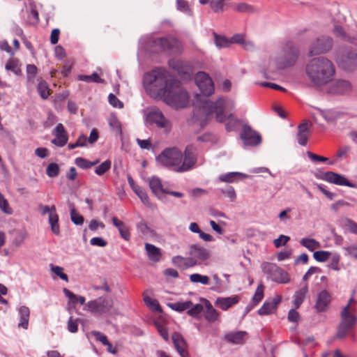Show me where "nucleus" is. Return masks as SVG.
<instances>
[{"instance_id":"f257e3e1","label":"nucleus","mask_w":357,"mask_h":357,"mask_svg":"<svg viewBox=\"0 0 357 357\" xmlns=\"http://www.w3.org/2000/svg\"><path fill=\"white\" fill-rule=\"evenodd\" d=\"M143 83L151 96L162 98L173 108H183L188 105L187 91L164 69L158 68L146 73Z\"/></svg>"},{"instance_id":"f03ea898","label":"nucleus","mask_w":357,"mask_h":357,"mask_svg":"<svg viewBox=\"0 0 357 357\" xmlns=\"http://www.w3.org/2000/svg\"><path fill=\"white\" fill-rule=\"evenodd\" d=\"M194 104L200 108L201 112L206 119H210L215 114L218 122H225V128L227 131L235 130L240 123L239 119L229 113L234 108L235 104L232 100L227 97H220L215 102H212L206 98H202L199 95H197Z\"/></svg>"},{"instance_id":"7ed1b4c3","label":"nucleus","mask_w":357,"mask_h":357,"mask_svg":"<svg viewBox=\"0 0 357 357\" xmlns=\"http://www.w3.org/2000/svg\"><path fill=\"white\" fill-rule=\"evenodd\" d=\"M305 72L312 83L317 86H322L333 79L335 69L331 60L326 57L320 56L308 61Z\"/></svg>"},{"instance_id":"20e7f679","label":"nucleus","mask_w":357,"mask_h":357,"mask_svg":"<svg viewBox=\"0 0 357 357\" xmlns=\"http://www.w3.org/2000/svg\"><path fill=\"white\" fill-rule=\"evenodd\" d=\"M356 303L355 299L351 298L347 305L342 308L340 313V323L336 334L337 337H344L356 324L357 321Z\"/></svg>"},{"instance_id":"39448f33","label":"nucleus","mask_w":357,"mask_h":357,"mask_svg":"<svg viewBox=\"0 0 357 357\" xmlns=\"http://www.w3.org/2000/svg\"><path fill=\"white\" fill-rule=\"evenodd\" d=\"M298 53L296 47L287 44L277 56L270 58V66L278 69L291 67L296 63Z\"/></svg>"},{"instance_id":"423d86ee","label":"nucleus","mask_w":357,"mask_h":357,"mask_svg":"<svg viewBox=\"0 0 357 357\" xmlns=\"http://www.w3.org/2000/svg\"><path fill=\"white\" fill-rule=\"evenodd\" d=\"M156 162L158 165L177 168L183 160V154L180 150L174 148L165 149L156 157Z\"/></svg>"},{"instance_id":"0eeeda50","label":"nucleus","mask_w":357,"mask_h":357,"mask_svg":"<svg viewBox=\"0 0 357 357\" xmlns=\"http://www.w3.org/2000/svg\"><path fill=\"white\" fill-rule=\"evenodd\" d=\"M261 268L267 278L275 282L287 284L290 281L288 273L275 264L264 263L261 265Z\"/></svg>"},{"instance_id":"6e6552de","label":"nucleus","mask_w":357,"mask_h":357,"mask_svg":"<svg viewBox=\"0 0 357 357\" xmlns=\"http://www.w3.org/2000/svg\"><path fill=\"white\" fill-rule=\"evenodd\" d=\"M114 306L112 299L105 297H99L91 300L85 304L84 310L93 314L101 315L110 312Z\"/></svg>"},{"instance_id":"1a4fd4ad","label":"nucleus","mask_w":357,"mask_h":357,"mask_svg":"<svg viewBox=\"0 0 357 357\" xmlns=\"http://www.w3.org/2000/svg\"><path fill=\"white\" fill-rule=\"evenodd\" d=\"M335 60L338 66L346 71H353L357 68V53L353 50H344L338 52Z\"/></svg>"},{"instance_id":"9d476101","label":"nucleus","mask_w":357,"mask_h":357,"mask_svg":"<svg viewBox=\"0 0 357 357\" xmlns=\"http://www.w3.org/2000/svg\"><path fill=\"white\" fill-rule=\"evenodd\" d=\"M146 122L150 125L155 124L158 128L164 129L166 132L172 129V123L158 109H152L147 112Z\"/></svg>"},{"instance_id":"9b49d317","label":"nucleus","mask_w":357,"mask_h":357,"mask_svg":"<svg viewBox=\"0 0 357 357\" xmlns=\"http://www.w3.org/2000/svg\"><path fill=\"white\" fill-rule=\"evenodd\" d=\"M333 40L331 37L321 36L316 38L311 44L308 56L324 54L330 51L333 47Z\"/></svg>"},{"instance_id":"f8f14e48","label":"nucleus","mask_w":357,"mask_h":357,"mask_svg":"<svg viewBox=\"0 0 357 357\" xmlns=\"http://www.w3.org/2000/svg\"><path fill=\"white\" fill-rule=\"evenodd\" d=\"M197 86L205 96H210L214 93V84L208 74L205 72H198L195 77Z\"/></svg>"},{"instance_id":"ddd939ff","label":"nucleus","mask_w":357,"mask_h":357,"mask_svg":"<svg viewBox=\"0 0 357 357\" xmlns=\"http://www.w3.org/2000/svg\"><path fill=\"white\" fill-rule=\"evenodd\" d=\"M197 149L192 146H188L183 155V160L175 169L177 172H184L191 169L197 162Z\"/></svg>"},{"instance_id":"4468645a","label":"nucleus","mask_w":357,"mask_h":357,"mask_svg":"<svg viewBox=\"0 0 357 357\" xmlns=\"http://www.w3.org/2000/svg\"><path fill=\"white\" fill-rule=\"evenodd\" d=\"M240 137L245 146H255L261 142L260 135L248 125L243 126Z\"/></svg>"},{"instance_id":"2eb2a0df","label":"nucleus","mask_w":357,"mask_h":357,"mask_svg":"<svg viewBox=\"0 0 357 357\" xmlns=\"http://www.w3.org/2000/svg\"><path fill=\"white\" fill-rule=\"evenodd\" d=\"M321 178L329 183L337 185H344L353 188L354 185L351 183L344 176L333 172H326L324 174Z\"/></svg>"},{"instance_id":"dca6fc26","label":"nucleus","mask_w":357,"mask_h":357,"mask_svg":"<svg viewBox=\"0 0 357 357\" xmlns=\"http://www.w3.org/2000/svg\"><path fill=\"white\" fill-rule=\"evenodd\" d=\"M311 127L312 123L309 121H305L298 126V133L296 137L300 145L305 146L307 144Z\"/></svg>"},{"instance_id":"f3484780","label":"nucleus","mask_w":357,"mask_h":357,"mask_svg":"<svg viewBox=\"0 0 357 357\" xmlns=\"http://www.w3.org/2000/svg\"><path fill=\"white\" fill-rule=\"evenodd\" d=\"M189 254L197 260L198 264L207 260L210 257V252L207 249L197 244L190 245Z\"/></svg>"},{"instance_id":"a211bd4d","label":"nucleus","mask_w":357,"mask_h":357,"mask_svg":"<svg viewBox=\"0 0 357 357\" xmlns=\"http://www.w3.org/2000/svg\"><path fill=\"white\" fill-rule=\"evenodd\" d=\"M351 91V84L349 82L343 79H338L333 83L329 89L328 93L333 94H344Z\"/></svg>"},{"instance_id":"6ab92c4d","label":"nucleus","mask_w":357,"mask_h":357,"mask_svg":"<svg viewBox=\"0 0 357 357\" xmlns=\"http://www.w3.org/2000/svg\"><path fill=\"white\" fill-rule=\"evenodd\" d=\"M156 45L160 46L162 50H179L181 44L177 39L173 37H164L157 39L155 41Z\"/></svg>"},{"instance_id":"aec40b11","label":"nucleus","mask_w":357,"mask_h":357,"mask_svg":"<svg viewBox=\"0 0 357 357\" xmlns=\"http://www.w3.org/2000/svg\"><path fill=\"white\" fill-rule=\"evenodd\" d=\"M280 301L281 296H275L272 299L266 301L261 308L258 310V314L261 316L272 314Z\"/></svg>"},{"instance_id":"412c9836","label":"nucleus","mask_w":357,"mask_h":357,"mask_svg":"<svg viewBox=\"0 0 357 357\" xmlns=\"http://www.w3.org/2000/svg\"><path fill=\"white\" fill-rule=\"evenodd\" d=\"M172 338L174 345L181 357H188V353L186 350L185 341L183 336L178 333H174L172 334Z\"/></svg>"},{"instance_id":"4be33fe9","label":"nucleus","mask_w":357,"mask_h":357,"mask_svg":"<svg viewBox=\"0 0 357 357\" xmlns=\"http://www.w3.org/2000/svg\"><path fill=\"white\" fill-rule=\"evenodd\" d=\"M149 187L153 192L158 198L161 199L162 195L166 192V189L163 188L161 180L158 176H152L148 179Z\"/></svg>"},{"instance_id":"5701e85b","label":"nucleus","mask_w":357,"mask_h":357,"mask_svg":"<svg viewBox=\"0 0 357 357\" xmlns=\"http://www.w3.org/2000/svg\"><path fill=\"white\" fill-rule=\"evenodd\" d=\"M239 301L238 296L219 297L215 301V305L222 310H227Z\"/></svg>"},{"instance_id":"b1692460","label":"nucleus","mask_w":357,"mask_h":357,"mask_svg":"<svg viewBox=\"0 0 357 357\" xmlns=\"http://www.w3.org/2000/svg\"><path fill=\"white\" fill-rule=\"evenodd\" d=\"M246 337L245 331H232L225 335V340L231 344H241L245 342Z\"/></svg>"},{"instance_id":"393cba45","label":"nucleus","mask_w":357,"mask_h":357,"mask_svg":"<svg viewBox=\"0 0 357 357\" xmlns=\"http://www.w3.org/2000/svg\"><path fill=\"white\" fill-rule=\"evenodd\" d=\"M56 137L52 139V142L57 146H63L68 141V136L63 126L59 123L55 128Z\"/></svg>"},{"instance_id":"a878e982","label":"nucleus","mask_w":357,"mask_h":357,"mask_svg":"<svg viewBox=\"0 0 357 357\" xmlns=\"http://www.w3.org/2000/svg\"><path fill=\"white\" fill-rule=\"evenodd\" d=\"M331 302V295L326 290L321 291L317 297L315 307L318 312H324Z\"/></svg>"},{"instance_id":"bb28decb","label":"nucleus","mask_w":357,"mask_h":357,"mask_svg":"<svg viewBox=\"0 0 357 357\" xmlns=\"http://www.w3.org/2000/svg\"><path fill=\"white\" fill-rule=\"evenodd\" d=\"M202 301L204 304V307L206 308L204 312V317L208 322H214L218 320L220 314L219 312L213 307L211 303L206 299H202Z\"/></svg>"},{"instance_id":"cd10ccee","label":"nucleus","mask_w":357,"mask_h":357,"mask_svg":"<svg viewBox=\"0 0 357 357\" xmlns=\"http://www.w3.org/2000/svg\"><path fill=\"white\" fill-rule=\"evenodd\" d=\"M18 314L20 317V321L18 327L24 329H27L29 326V320L30 317V310L25 305L20 306L18 310Z\"/></svg>"},{"instance_id":"c85d7f7f","label":"nucleus","mask_w":357,"mask_h":357,"mask_svg":"<svg viewBox=\"0 0 357 357\" xmlns=\"http://www.w3.org/2000/svg\"><path fill=\"white\" fill-rule=\"evenodd\" d=\"M113 225L118 229L121 236L126 241H129L130 238V233L128 227L123 222L119 220L117 218L114 217L112 219Z\"/></svg>"},{"instance_id":"c756f323","label":"nucleus","mask_w":357,"mask_h":357,"mask_svg":"<svg viewBox=\"0 0 357 357\" xmlns=\"http://www.w3.org/2000/svg\"><path fill=\"white\" fill-rule=\"evenodd\" d=\"M48 222L51 227V231L53 234L56 236L60 234V227L59 224V215L56 211L55 206H52V211L51 214H50Z\"/></svg>"},{"instance_id":"7c9ffc66","label":"nucleus","mask_w":357,"mask_h":357,"mask_svg":"<svg viewBox=\"0 0 357 357\" xmlns=\"http://www.w3.org/2000/svg\"><path fill=\"white\" fill-rule=\"evenodd\" d=\"M145 250L150 260L155 262L160 261L161 252L160 248L150 243H145Z\"/></svg>"},{"instance_id":"2f4dec72","label":"nucleus","mask_w":357,"mask_h":357,"mask_svg":"<svg viewBox=\"0 0 357 357\" xmlns=\"http://www.w3.org/2000/svg\"><path fill=\"white\" fill-rule=\"evenodd\" d=\"M308 291L307 284H305V285L301 288L299 290L296 291L294 296V306L295 308H298L303 303L305 296Z\"/></svg>"},{"instance_id":"473e14b6","label":"nucleus","mask_w":357,"mask_h":357,"mask_svg":"<svg viewBox=\"0 0 357 357\" xmlns=\"http://www.w3.org/2000/svg\"><path fill=\"white\" fill-rule=\"evenodd\" d=\"M300 244L310 251H314L321 247L319 241L314 238H303L300 241Z\"/></svg>"},{"instance_id":"72a5a7b5","label":"nucleus","mask_w":357,"mask_h":357,"mask_svg":"<svg viewBox=\"0 0 357 357\" xmlns=\"http://www.w3.org/2000/svg\"><path fill=\"white\" fill-rule=\"evenodd\" d=\"M5 68L8 71L13 72L16 75H20L22 73L20 65L17 59H10L8 60Z\"/></svg>"},{"instance_id":"f704fd0d","label":"nucleus","mask_w":357,"mask_h":357,"mask_svg":"<svg viewBox=\"0 0 357 357\" xmlns=\"http://www.w3.org/2000/svg\"><path fill=\"white\" fill-rule=\"evenodd\" d=\"M341 226L347 231L357 235V223L352 220L343 218L340 220Z\"/></svg>"},{"instance_id":"c9c22d12","label":"nucleus","mask_w":357,"mask_h":357,"mask_svg":"<svg viewBox=\"0 0 357 357\" xmlns=\"http://www.w3.org/2000/svg\"><path fill=\"white\" fill-rule=\"evenodd\" d=\"M237 176H240L243 178H248V175H247V174H245L241 173V172H229L227 174L220 175L218 177V179L222 182L233 183V182H234L236 177Z\"/></svg>"},{"instance_id":"e433bc0d","label":"nucleus","mask_w":357,"mask_h":357,"mask_svg":"<svg viewBox=\"0 0 357 357\" xmlns=\"http://www.w3.org/2000/svg\"><path fill=\"white\" fill-rule=\"evenodd\" d=\"M143 297L144 303L151 310L162 312V308L157 300L150 298L145 294H143Z\"/></svg>"},{"instance_id":"4c0bfd02","label":"nucleus","mask_w":357,"mask_h":357,"mask_svg":"<svg viewBox=\"0 0 357 357\" xmlns=\"http://www.w3.org/2000/svg\"><path fill=\"white\" fill-rule=\"evenodd\" d=\"M192 305V303L190 301L185 302H176L173 303H168L167 306L171 309L177 311L183 312L185 310L189 309Z\"/></svg>"},{"instance_id":"58836bf2","label":"nucleus","mask_w":357,"mask_h":357,"mask_svg":"<svg viewBox=\"0 0 357 357\" xmlns=\"http://www.w3.org/2000/svg\"><path fill=\"white\" fill-rule=\"evenodd\" d=\"M214 41L218 48H225L229 47L230 44V39L227 38L224 36H220L217 33H213Z\"/></svg>"},{"instance_id":"ea45409f","label":"nucleus","mask_w":357,"mask_h":357,"mask_svg":"<svg viewBox=\"0 0 357 357\" xmlns=\"http://www.w3.org/2000/svg\"><path fill=\"white\" fill-rule=\"evenodd\" d=\"M189 278L190 282L192 283H200L204 285L209 284V278L205 275L193 273L190 275Z\"/></svg>"},{"instance_id":"a19ab883","label":"nucleus","mask_w":357,"mask_h":357,"mask_svg":"<svg viewBox=\"0 0 357 357\" xmlns=\"http://www.w3.org/2000/svg\"><path fill=\"white\" fill-rule=\"evenodd\" d=\"M99 162L98 160H96L95 161L91 162L88 160L84 158H77L75 160V163L76 165H77L79 167L82 169H89L91 167L96 165Z\"/></svg>"},{"instance_id":"79ce46f5","label":"nucleus","mask_w":357,"mask_h":357,"mask_svg":"<svg viewBox=\"0 0 357 357\" xmlns=\"http://www.w3.org/2000/svg\"><path fill=\"white\" fill-rule=\"evenodd\" d=\"M70 219L76 225H82L84 220V217L74 208L73 206H70Z\"/></svg>"},{"instance_id":"37998d69","label":"nucleus","mask_w":357,"mask_h":357,"mask_svg":"<svg viewBox=\"0 0 357 357\" xmlns=\"http://www.w3.org/2000/svg\"><path fill=\"white\" fill-rule=\"evenodd\" d=\"M78 79L86 82L102 83L104 82V80L101 79L96 73H94L91 75H79Z\"/></svg>"},{"instance_id":"c03bdc74","label":"nucleus","mask_w":357,"mask_h":357,"mask_svg":"<svg viewBox=\"0 0 357 357\" xmlns=\"http://www.w3.org/2000/svg\"><path fill=\"white\" fill-rule=\"evenodd\" d=\"M205 307L202 304L192 305L188 310V314L195 318H199L201 313L204 311Z\"/></svg>"},{"instance_id":"a18cd8bd","label":"nucleus","mask_w":357,"mask_h":357,"mask_svg":"<svg viewBox=\"0 0 357 357\" xmlns=\"http://www.w3.org/2000/svg\"><path fill=\"white\" fill-rule=\"evenodd\" d=\"M38 91L43 99H47L50 95V90L46 82L40 81L38 85Z\"/></svg>"},{"instance_id":"49530a36","label":"nucleus","mask_w":357,"mask_h":357,"mask_svg":"<svg viewBox=\"0 0 357 357\" xmlns=\"http://www.w3.org/2000/svg\"><path fill=\"white\" fill-rule=\"evenodd\" d=\"M331 255L328 251L319 250L314 252L313 257L319 262H324L330 258Z\"/></svg>"},{"instance_id":"de8ad7c7","label":"nucleus","mask_w":357,"mask_h":357,"mask_svg":"<svg viewBox=\"0 0 357 357\" xmlns=\"http://www.w3.org/2000/svg\"><path fill=\"white\" fill-rule=\"evenodd\" d=\"M111 165L110 160H107L104 161L96 168L95 173L98 176L103 175L111 168Z\"/></svg>"},{"instance_id":"09e8293b","label":"nucleus","mask_w":357,"mask_h":357,"mask_svg":"<svg viewBox=\"0 0 357 357\" xmlns=\"http://www.w3.org/2000/svg\"><path fill=\"white\" fill-rule=\"evenodd\" d=\"M51 271L57 276H59L61 280L68 282V275L63 273V268L59 266L50 265Z\"/></svg>"},{"instance_id":"8fccbe9b","label":"nucleus","mask_w":357,"mask_h":357,"mask_svg":"<svg viewBox=\"0 0 357 357\" xmlns=\"http://www.w3.org/2000/svg\"><path fill=\"white\" fill-rule=\"evenodd\" d=\"M0 208L6 214L10 215L13 213V210L10 207L8 201L1 193H0Z\"/></svg>"},{"instance_id":"3c124183","label":"nucleus","mask_w":357,"mask_h":357,"mask_svg":"<svg viewBox=\"0 0 357 357\" xmlns=\"http://www.w3.org/2000/svg\"><path fill=\"white\" fill-rule=\"evenodd\" d=\"M46 173L49 177H56L59 173V167L56 163H50L46 169Z\"/></svg>"},{"instance_id":"603ef678","label":"nucleus","mask_w":357,"mask_h":357,"mask_svg":"<svg viewBox=\"0 0 357 357\" xmlns=\"http://www.w3.org/2000/svg\"><path fill=\"white\" fill-rule=\"evenodd\" d=\"M264 297V286L263 284H259L253 296L252 301L255 305L258 304Z\"/></svg>"},{"instance_id":"864d4df0","label":"nucleus","mask_w":357,"mask_h":357,"mask_svg":"<svg viewBox=\"0 0 357 357\" xmlns=\"http://www.w3.org/2000/svg\"><path fill=\"white\" fill-rule=\"evenodd\" d=\"M225 0H211L210 6L215 13H220L223 10Z\"/></svg>"},{"instance_id":"5fc2aeb1","label":"nucleus","mask_w":357,"mask_h":357,"mask_svg":"<svg viewBox=\"0 0 357 357\" xmlns=\"http://www.w3.org/2000/svg\"><path fill=\"white\" fill-rule=\"evenodd\" d=\"M220 192L226 195L227 197L229 198V199L233 202L236 198V194L235 192V190L231 186H228L225 189H220Z\"/></svg>"},{"instance_id":"6e6d98bb","label":"nucleus","mask_w":357,"mask_h":357,"mask_svg":"<svg viewBox=\"0 0 357 357\" xmlns=\"http://www.w3.org/2000/svg\"><path fill=\"white\" fill-rule=\"evenodd\" d=\"M27 79L29 81H33L37 74V68L33 64H29L26 66Z\"/></svg>"},{"instance_id":"4d7b16f0","label":"nucleus","mask_w":357,"mask_h":357,"mask_svg":"<svg viewBox=\"0 0 357 357\" xmlns=\"http://www.w3.org/2000/svg\"><path fill=\"white\" fill-rule=\"evenodd\" d=\"M289 240L290 238L288 236L281 234L273 241V243L276 248H280L282 245H284Z\"/></svg>"},{"instance_id":"13d9d810","label":"nucleus","mask_w":357,"mask_h":357,"mask_svg":"<svg viewBox=\"0 0 357 357\" xmlns=\"http://www.w3.org/2000/svg\"><path fill=\"white\" fill-rule=\"evenodd\" d=\"M108 100L111 105L114 107L122 108L123 107V104L121 101H120L114 94L110 93L108 96Z\"/></svg>"},{"instance_id":"bf43d9fd","label":"nucleus","mask_w":357,"mask_h":357,"mask_svg":"<svg viewBox=\"0 0 357 357\" xmlns=\"http://www.w3.org/2000/svg\"><path fill=\"white\" fill-rule=\"evenodd\" d=\"M245 36L244 34H241V33H237V34H235L231 38H230V44H232V43H236V44H240V45H243L244 41L245 40Z\"/></svg>"},{"instance_id":"052dcab7","label":"nucleus","mask_w":357,"mask_h":357,"mask_svg":"<svg viewBox=\"0 0 357 357\" xmlns=\"http://www.w3.org/2000/svg\"><path fill=\"white\" fill-rule=\"evenodd\" d=\"M91 334L96 337V340L100 341L104 345L105 344H109L107 336L103 333L94 331L91 332Z\"/></svg>"},{"instance_id":"680f3d73","label":"nucleus","mask_w":357,"mask_h":357,"mask_svg":"<svg viewBox=\"0 0 357 357\" xmlns=\"http://www.w3.org/2000/svg\"><path fill=\"white\" fill-rule=\"evenodd\" d=\"M90 243L94 246L105 247L107 242L101 237H93L90 240Z\"/></svg>"},{"instance_id":"e2e57ef3","label":"nucleus","mask_w":357,"mask_h":357,"mask_svg":"<svg viewBox=\"0 0 357 357\" xmlns=\"http://www.w3.org/2000/svg\"><path fill=\"white\" fill-rule=\"evenodd\" d=\"M79 319L74 320L72 317H70L68 321V330L70 333H76L78 329L77 321Z\"/></svg>"},{"instance_id":"0e129e2a","label":"nucleus","mask_w":357,"mask_h":357,"mask_svg":"<svg viewBox=\"0 0 357 357\" xmlns=\"http://www.w3.org/2000/svg\"><path fill=\"white\" fill-rule=\"evenodd\" d=\"M307 155L308 158L313 162H326L328 159L326 157L318 155L315 153H313L310 151L307 152Z\"/></svg>"},{"instance_id":"69168bd1","label":"nucleus","mask_w":357,"mask_h":357,"mask_svg":"<svg viewBox=\"0 0 357 357\" xmlns=\"http://www.w3.org/2000/svg\"><path fill=\"white\" fill-rule=\"evenodd\" d=\"M340 259V257L338 254H335L331 257V262L330 264V267L336 271H338L340 270V268H339Z\"/></svg>"},{"instance_id":"338daca9","label":"nucleus","mask_w":357,"mask_h":357,"mask_svg":"<svg viewBox=\"0 0 357 357\" xmlns=\"http://www.w3.org/2000/svg\"><path fill=\"white\" fill-rule=\"evenodd\" d=\"M63 291L65 296L69 298V300H70L69 304L72 303L74 305L77 302L78 296L75 295V294H73L72 291H70V290H68L66 288H64Z\"/></svg>"},{"instance_id":"774afa93","label":"nucleus","mask_w":357,"mask_h":357,"mask_svg":"<svg viewBox=\"0 0 357 357\" xmlns=\"http://www.w3.org/2000/svg\"><path fill=\"white\" fill-rule=\"evenodd\" d=\"M344 250H345L347 255L355 259L357 258V246L351 245L345 247L344 248Z\"/></svg>"}]
</instances>
